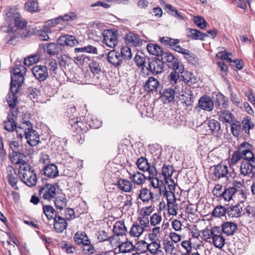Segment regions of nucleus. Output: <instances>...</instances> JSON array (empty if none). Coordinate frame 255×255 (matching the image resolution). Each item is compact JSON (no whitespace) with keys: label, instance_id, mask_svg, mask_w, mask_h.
Segmentation results:
<instances>
[{"label":"nucleus","instance_id":"1","mask_svg":"<svg viewBox=\"0 0 255 255\" xmlns=\"http://www.w3.org/2000/svg\"><path fill=\"white\" fill-rule=\"evenodd\" d=\"M4 12V19L9 28H14L19 30L27 28V22L21 16L18 5L7 6Z\"/></svg>","mask_w":255,"mask_h":255},{"label":"nucleus","instance_id":"2","mask_svg":"<svg viewBox=\"0 0 255 255\" xmlns=\"http://www.w3.org/2000/svg\"><path fill=\"white\" fill-rule=\"evenodd\" d=\"M18 128L23 130L25 138L29 145L35 146L38 144L39 135L33 129L32 125L30 121L22 119L21 124L18 126Z\"/></svg>","mask_w":255,"mask_h":255},{"label":"nucleus","instance_id":"3","mask_svg":"<svg viewBox=\"0 0 255 255\" xmlns=\"http://www.w3.org/2000/svg\"><path fill=\"white\" fill-rule=\"evenodd\" d=\"M18 173L21 180L27 186L32 187L36 185L37 178L34 170L28 164L20 165Z\"/></svg>","mask_w":255,"mask_h":255},{"label":"nucleus","instance_id":"4","mask_svg":"<svg viewBox=\"0 0 255 255\" xmlns=\"http://www.w3.org/2000/svg\"><path fill=\"white\" fill-rule=\"evenodd\" d=\"M13 70L14 73L11 76L10 89L13 93H17L23 84L24 75L26 72V69L21 65H15Z\"/></svg>","mask_w":255,"mask_h":255},{"label":"nucleus","instance_id":"5","mask_svg":"<svg viewBox=\"0 0 255 255\" xmlns=\"http://www.w3.org/2000/svg\"><path fill=\"white\" fill-rule=\"evenodd\" d=\"M21 37H26L28 34L27 28L25 30H19L14 28H9L7 34L5 37V42L10 45H15L18 40V35Z\"/></svg>","mask_w":255,"mask_h":255},{"label":"nucleus","instance_id":"6","mask_svg":"<svg viewBox=\"0 0 255 255\" xmlns=\"http://www.w3.org/2000/svg\"><path fill=\"white\" fill-rule=\"evenodd\" d=\"M103 42L108 47L114 48L118 43V33L117 31L110 29L104 30L102 32Z\"/></svg>","mask_w":255,"mask_h":255},{"label":"nucleus","instance_id":"7","mask_svg":"<svg viewBox=\"0 0 255 255\" xmlns=\"http://www.w3.org/2000/svg\"><path fill=\"white\" fill-rule=\"evenodd\" d=\"M228 166L226 164L220 163L214 166L213 171L212 173V179L214 181H217L223 178L228 179Z\"/></svg>","mask_w":255,"mask_h":255},{"label":"nucleus","instance_id":"8","mask_svg":"<svg viewBox=\"0 0 255 255\" xmlns=\"http://www.w3.org/2000/svg\"><path fill=\"white\" fill-rule=\"evenodd\" d=\"M39 195L45 200L50 201L56 195V188L51 184H46L39 190Z\"/></svg>","mask_w":255,"mask_h":255},{"label":"nucleus","instance_id":"9","mask_svg":"<svg viewBox=\"0 0 255 255\" xmlns=\"http://www.w3.org/2000/svg\"><path fill=\"white\" fill-rule=\"evenodd\" d=\"M198 108L207 112H211L214 109V102L209 96L203 95L198 100L196 108Z\"/></svg>","mask_w":255,"mask_h":255},{"label":"nucleus","instance_id":"10","mask_svg":"<svg viewBox=\"0 0 255 255\" xmlns=\"http://www.w3.org/2000/svg\"><path fill=\"white\" fill-rule=\"evenodd\" d=\"M150 241L151 242L149 243L144 242V243L146 245L147 251L149 252L152 255H164V252L159 241Z\"/></svg>","mask_w":255,"mask_h":255},{"label":"nucleus","instance_id":"11","mask_svg":"<svg viewBox=\"0 0 255 255\" xmlns=\"http://www.w3.org/2000/svg\"><path fill=\"white\" fill-rule=\"evenodd\" d=\"M32 73L39 81H44L48 77L47 67L43 65L35 66L32 69Z\"/></svg>","mask_w":255,"mask_h":255},{"label":"nucleus","instance_id":"12","mask_svg":"<svg viewBox=\"0 0 255 255\" xmlns=\"http://www.w3.org/2000/svg\"><path fill=\"white\" fill-rule=\"evenodd\" d=\"M136 164L140 170L147 171L149 174L155 175L156 168L154 165L149 163L146 158L141 157L137 159Z\"/></svg>","mask_w":255,"mask_h":255},{"label":"nucleus","instance_id":"13","mask_svg":"<svg viewBox=\"0 0 255 255\" xmlns=\"http://www.w3.org/2000/svg\"><path fill=\"white\" fill-rule=\"evenodd\" d=\"M164 63H166L167 66L173 70L179 69V62L178 59L174 57L170 52H164L162 57Z\"/></svg>","mask_w":255,"mask_h":255},{"label":"nucleus","instance_id":"14","mask_svg":"<svg viewBox=\"0 0 255 255\" xmlns=\"http://www.w3.org/2000/svg\"><path fill=\"white\" fill-rule=\"evenodd\" d=\"M7 181L11 187L16 190H18L17 186V183L18 179L16 173L15 169L11 165H8L6 167Z\"/></svg>","mask_w":255,"mask_h":255},{"label":"nucleus","instance_id":"15","mask_svg":"<svg viewBox=\"0 0 255 255\" xmlns=\"http://www.w3.org/2000/svg\"><path fill=\"white\" fill-rule=\"evenodd\" d=\"M107 59L109 63L116 67L121 66L124 62L120 53L115 50H111L108 53Z\"/></svg>","mask_w":255,"mask_h":255},{"label":"nucleus","instance_id":"16","mask_svg":"<svg viewBox=\"0 0 255 255\" xmlns=\"http://www.w3.org/2000/svg\"><path fill=\"white\" fill-rule=\"evenodd\" d=\"M131 182L137 185L142 186L145 183L147 177L141 172L136 171L128 172Z\"/></svg>","mask_w":255,"mask_h":255},{"label":"nucleus","instance_id":"17","mask_svg":"<svg viewBox=\"0 0 255 255\" xmlns=\"http://www.w3.org/2000/svg\"><path fill=\"white\" fill-rule=\"evenodd\" d=\"M84 118L76 117L75 119L72 120L69 123L73 129L77 131V133H83L86 132L88 128L86 125L83 123Z\"/></svg>","mask_w":255,"mask_h":255},{"label":"nucleus","instance_id":"18","mask_svg":"<svg viewBox=\"0 0 255 255\" xmlns=\"http://www.w3.org/2000/svg\"><path fill=\"white\" fill-rule=\"evenodd\" d=\"M164 66L162 60L156 58L149 63L148 69L154 74H158L163 71Z\"/></svg>","mask_w":255,"mask_h":255},{"label":"nucleus","instance_id":"19","mask_svg":"<svg viewBox=\"0 0 255 255\" xmlns=\"http://www.w3.org/2000/svg\"><path fill=\"white\" fill-rule=\"evenodd\" d=\"M53 226L54 230L58 233H61L66 229L67 223L64 218L59 215H55L54 218Z\"/></svg>","mask_w":255,"mask_h":255},{"label":"nucleus","instance_id":"20","mask_svg":"<svg viewBox=\"0 0 255 255\" xmlns=\"http://www.w3.org/2000/svg\"><path fill=\"white\" fill-rule=\"evenodd\" d=\"M60 45H67L73 47L78 44L77 39L72 35H65L59 37L57 40Z\"/></svg>","mask_w":255,"mask_h":255},{"label":"nucleus","instance_id":"21","mask_svg":"<svg viewBox=\"0 0 255 255\" xmlns=\"http://www.w3.org/2000/svg\"><path fill=\"white\" fill-rule=\"evenodd\" d=\"M13 118H6V119L3 122L4 128L9 132H12L15 130H16L17 136H19L20 138H22L23 135L22 133H19L18 130V127L16 124V121L12 119Z\"/></svg>","mask_w":255,"mask_h":255},{"label":"nucleus","instance_id":"22","mask_svg":"<svg viewBox=\"0 0 255 255\" xmlns=\"http://www.w3.org/2000/svg\"><path fill=\"white\" fill-rule=\"evenodd\" d=\"M240 174L243 176H250L255 178L254 168L248 161L242 162L240 167Z\"/></svg>","mask_w":255,"mask_h":255},{"label":"nucleus","instance_id":"23","mask_svg":"<svg viewBox=\"0 0 255 255\" xmlns=\"http://www.w3.org/2000/svg\"><path fill=\"white\" fill-rule=\"evenodd\" d=\"M187 36L192 40H204L206 37L208 36L207 34L203 33L200 31L191 28H187L186 30Z\"/></svg>","mask_w":255,"mask_h":255},{"label":"nucleus","instance_id":"24","mask_svg":"<svg viewBox=\"0 0 255 255\" xmlns=\"http://www.w3.org/2000/svg\"><path fill=\"white\" fill-rule=\"evenodd\" d=\"M160 41L165 45L171 46L173 49L178 52H179V48H182L178 44L180 40L178 39H174L169 37H163L160 38Z\"/></svg>","mask_w":255,"mask_h":255},{"label":"nucleus","instance_id":"25","mask_svg":"<svg viewBox=\"0 0 255 255\" xmlns=\"http://www.w3.org/2000/svg\"><path fill=\"white\" fill-rule=\"evenodd\" d=\"M161 98L165 103L174 101L175 96V90L171 88H167L160 92Z\"/></svg>","mask_w":255,"mask_h":255},{"label":"nucleus","instance_id":"26","mask_svg":"<svg viewBox=\"0 0 255 255\" xmlns=\"http://www.w3.org/2000/svg\"><path fill=\"white\" fill-rule=\"evenodd\" d=\"M219 119L224 123H231L234 119V115L228 110H220L218 111Z\"/></svg>","mask_w":255,"mask_h":255},{"label":"nucleus","instance_id":"27","mask_svg":"<svg viewBox=\"0 0 255 255\" xmlns=\"http://www.w3.org/2000/svg\"><path fill=\"white\" fill-rule=\"evenodd\" d=\"M117 185L119 189L125 192H130L133 188V183L131 181L125 179H119Z\"/></svg>","mask_w":255,"mask_h":255},{"label":"nucleus","instance_id":"28","mask_svg":"<svg viewBox=\"0 0 255 255\" xmlns=\"http://www.w3.org/2000/svg\"><path fill=\"white\" fill-rule=\"evenodd\" d=\"M157 173L156 171V169H155V175L153 174H149L147 179L150 181V185L154 189L158 188L159 192H160V189L161 187L164 188L165 186L163 183L162 180H160L157 178L156 176H157Z\"/></svg>","mask_w":255,"mask_h":255},{"label":"nucleus","instance_id":"29","mask_svg":"<svg viewBox=\"0 0 255 255\" xmlns=\"http://www.w3.org/2000/svg\"><path fill=\"white\" fill-rule=\"evenodd\" d=\"M243 156L247 161H250L255 156L250 150L251 145L248 142H244L240 145Z\"/></svg>","mask_w":255,"mask_h":255},{"label":"nucleus","instance_id":"30","mask_svg":"<svg viewBox=\"0 0 255 255\" xmlns=\"http://www.w3.org/2000/svg\"><path fill=\"white\" fill-rule=\"evenodd\" d=\"M243 128V131L245 133L249 135L250 130L254 129L255 124L252 121V119L249 117L246 116L243 118L241 122Z\"/></svg>","mask_w":255,"mask_h":255},{"label":"nucleus","instance_id":"31","mask_svg":"<svg viewBox=\"0 0 255 255\" xmlns=\"http://www.w3.org/2000/svg\"><path fill=\"white\" fill-rule=\"evenodd\" d=\"M113 232L116 236L115 240H116V238L118 236L126 235L127 229L125 226V222L123 221L117 222L114 226Z\"/></svg>","mask_w":255,"mask_h":255},{"label":"nucleus","instance_id":"32","mask_svg":"<svg viewBox=\"0 0 255 255\" xmlns=\"http://www.w3.org/2000/svg\"><path fill=\"white\" fill-rule=\"evenodd\" d=\"M211 243H212L216 248L220 249L225 245V239L222 235V233L217 230L212 238V240Z\"/></svg>","mask_w":255,"mask_h":255},{"label":"nucleus","instance_id":"33","mask_svg":"<svg viewBox=\"0 0 255 255\" xmlns=\"http://www.w3.org/2000/svg\"><path fill=\"white\" fill-rule=\"evenodd\" d=\"M182 102L186 106H192L194 102V96L193 93L190 88H186L184 94L181 95Z\"/></svg>","mask_w":255,"mask_h":255},{"label":"nucleus","instance_id":"34","mask_svg":"<svg viewBox=\"0 0 255 255\" xmlns=\"http://www.w3.org/2000/svg\"><path fill=\"white\" fill-rule=\"evenodd\" d=\"M44 174L49 178H55L58 175L57 166L54 164L46 165L44 168Z\"/></svg>","mask_w":255,"mask_h":255},{"label":"nucleus","instance_id":"35","mask_svg":"<svg viewBox=\"0 0 255 255\" xmlns=\"http://www.w3.org/2000/svg\"><path fill=\"white\" fill-rule=\"evenodd\" d=\"M228 100L222 94L216 95L215 106L217 110H223V109H227L228 107Z\"/></svg>","mask_w":255,"mask_h":255},{"label":"nucleus","instance_id":"36","mask_svg":"<svg viewBox=\"0 0 255 255\" xmlns=\"http://www.w3.org/2000/svg\"><path fill=\"white\" fill-rule=\"evenodd\" d=\"M159 86V82L158 80L153 77H151L146 82L144 85V89L147 92H153L156 91Z\"/></svg>","mask_w":255,"mask_h":255},{"label":"nucleus","instance_id":"37","mask_svg":"<svg viewBox=\"0 0 255 255\" xmlns=\"http://www.w3.org/2000/svg\"><path fill=\"white\" fill-rule=\"evenodd\" d=\"M138 198L144 203H148L153 199V194L147 188H141Z\"/></svg>","mask_w":255,"mask_h":255},{"label":"nucleus","instance_id":"38","mask_svg":"<svg viewBox=\"0 0 255 255\" xmlns=\"http://www.w3.org/2000/svg\"><path fill=\"white\" fill-rule=\"evenodd\" d=\"M59 45H60L58 43V44L52 42L48 43L44 45L43 49L44 52L48 54L55 55H56L59 51Z\"/></svg>","mask_w":255,"mask_h":255},{"label":"nucleus","instance_id":"39","mask_svg":"<svg viewBox=\"0 0 255 255\" xmlns=\"http://www.w3.org/2000/svg\"><path fill=\"white\" fill-rule=\"evenodd\" d=\"M222 227L223 232L228 236L233 235L237 230L236 224L231 222L224 223Z\"/></svg>","mask_w":255,"mask_h":255},{"label":"nucleus","instance_id":"40","mask_svg":"<svg viewBox=\"0 0 255 255\" xmlns=\"http://www.w3.org/2000/svg\"><path fill=\"white\" fill-rule=\"evenodd\" d=\"M146 48L149 53L156 56H161L162 57L164 53L162 48L159 45L155 44H148Z\"/></svg>","mask_w":255,"mask_h":255},{"label":"nucleus","instance_id":"41","mask_svg":"<svg viewBox=\"0 0 255 255\" xmlns=\"http://www.w3.org/2000/svg\"><path fill=\"white\" fill-rule=\"evenodd\" d=\"M159 194L166 197L167 201V204H173L176 203V201L174 192L172 190H170L169 191H167L166 190V186H165L164 188H163V187H161Z\"/></svg>","mask_w":255,"mask_h":255},{"label":"nucleus","instance_id":"42","mask_svg":"<svg viewBox=\"0 0 255 255\" xmlns=\"http://www.w3.org/2000/svg\"><path fill=\"white\" fill-rule=\"evenodd\" d=\"M77 18V15L74 12H69L68 13L65 14L63 16H60L54 19V24H57L59 23H62L64 21H68L70 20H73L76 19Z\"/></svg>","mask_w":255,"mask_h":255},{"label":"nucleus","instance_id":"43","mask_svg":"<svg viewBox=\"0 0 255 255\" xmlns=\"http://www.w3.org/2000/svg\"><path fill=\"white\" fill-rule=\"evenodd\" d=\"M56 25H44L42 29L37 31V35L40 40L47 41L49 39L48 34L51 33L50 28Z\"/></svg>","mask_w":255,"mask_h":255},{"label":"nucleus","instance_id":"44","mask_svg":"<svg viewBox=\"0 0 255 255\" xmlns=\"http://www.w3.org/2000/svg\"><path fill=\"white\" fill-rule=\"evenodd\" d=\"M126 41L128 45L137 46L141 44V40L138 35L130 33L126 36Z\"/></svg>","mask_w":255,"mask_h":255},{"label":"nucleus","instance_id":"45","mask_svg":"<svg viewBox=\"0 0 255 255\" xmlns=\"http://www.w3.org/2000/svg\"><path fill=\"white\" fill-rule=\"evenodd\" d=\"M242 206L241 204H238L228 209L227 213L230 217L233 218L241 216L242 215Z\"/></svg>","mask_w":255,"mask_h":255},{"label":"nucleus","instance_id":"46","mask_svg":"<svg viewBox=\"0 0 255 255\" xmlns=\"http://www.w3.org/2000/svg\"><path fill=\"white\" fill-rule=\"evenodd\" d=\"M179 49V53L183 54L185 58L186 59L189 63L195 64L197 62V58L194 54L191 53L189 50L184 49L183 47Z\"/></svg>","mask_w":255,"mask_h":255},{"label":"nucleus","instance_id":"47","mask_svg":"<svg viewBox=\"0 0 255 255\" xmlns=\"http://www.w3.org/2000/svg\"><path fill=\"white\" fill-rule=\"evenodd\" d=\"M231 130L235 136L238 137L241 131H243L241 122L237 120H234L231 123Z\"/></svg>","mask_w":255,"mask_h":255},{"label":"nucleus","instance_id":"48","mask_svg":"<svg viewBox=\"0 0 255 255\" xmlns=\"http://www.w3.org/2000/svg\"><path fill=\"white\" fill-rule=\"evenodd\" d=\"M119 251L120 253H127L134 251L135 249L134 246L132 242L130 241H125L118 246Z\"/></svg>","mask_w":255,"mask_h":255},{"label":"nucleus","instance_id":"49","mask_svg":"<svg viewBox=\"0 0 255 255\" xmlns=\"http://www.w3.org/2000/svg\"><path fill=\"white\" fill-rule=\"evenodd\" d=\"M74 241L77 245H83L85 242L89 241L87 234L84 232H77L74 237Z\"/></svg>","mask_w":255,"mask_h":255},{"label":"nucleus","instance_id":"50","mask_svg":"<svg viewBox=\"0 0 255 255\" xmlns=\"http://www.w3.org/2000/svg\"><path fill=\"white\" fill-rule=\"evenodd\" d=\"M236 192L237 188L236 187H229L225 189L222 193L221 198H223L226 201H229L232 199Z\"/></svg>","mask_w":255,"mask_h":255},{"label":"nucleus","instance_id":"51","mask_svg":"<svg viewBox=\"0 0 255 255\" xmlns=\"http://www.w3.org/2000/svg\"><path fill=\"white\" fill-rule=\"evenodd\" d=\"M24 8L29 12H36L39 10L38 3L36 0H28L25 3Z\"/></svg>","mask_w":255,"mask_h":255},{"label":"nucleus","instance_id":"52","mask_svg":"<svg viewBox=\"0 0 255 255\" xmlns=\"http://www.w3.org/2000/svg\"><path fill=\"white\" fill-rule=\"evenodd\" d=\"M74 51L75 53L86 52L91 54H98L97 48L96 47L92 46L91 45H88L82 47L75 48L74 49Z\"/></svg>","mask_w":255,"mask_h":255},{"label":"nucleus","instance_id":"53","mask_svg":"<svg viewBox=\"0 0 255 255\" xmlns=\"http://www.w3.org/2000/svg\"><path fill=\"white\" fill-rule=\"evenodd\" d=\"M143 231L141 227L134 223L129 231V235L132 237L138 238L142 234Z\"/></svg>","mask_w":255,"mask_h":255},{"label":"nucleus","instance_id":"54","mask_svg":"<svg viewBox=\"0 0 255 255\" xmlns=\"http://www.w3.org/2000/svg\"><path fill=\"white\" fill-rule=\"evenodd\" d=\"M16 94L17 93H13L10 90L6 97L7 103L10 108L16 107L18 103Z\"/></svg>","mask_w":255,"mask_h":255},{"label":"nucleus","instance_id":"55","mask_svg":"<svg viewBox=\"0 0 255 255\" xmlns=\"http://www.w3.org/2000/svg\"><path fill=\"white\" fill-rule=\"evenodd\" d=\"M42 209L43 213L48 220L54 219L55 215H57L55 209L50 205H43Z\"/></svg>","mask_w":255,"mask_h":255},{"label":"nucleus","instance_id":"56","mask_svg":"<svg viewBox=\"0 0 255 255\" xmlns=\"http://www.w3.org/2000/svg\"><path fill=\"white\" fill-rule=\"evenodd\" d=\"M244 158L240 147L239 146V149L237 151H235L232 155L231 158L230 159V165L233 166L234 165H236L240 160Z\"/></svg>","mask_w":255,"mask_h":255},{"label":"nucleus","instance_id":"57","mask_svg":"<svg viewBox=\"0 0 255 255\" xmlns=\"http://www.w3.org/2000/svg\"><path fill=\"white\" fill-rule=\"evenodd\" d=\"M163 248L166 254H171L175 249L173 241L165 239L163 241Z\"/></svg>","mask_w":255,"mask_h":255},{"label":"nucleus","instance_id":"58","mask_svg":"<svg viewBox=\"0 0 255 255\" xmlns=\"http://www.w3.org/2000/svg\"><path fill=\"white\" fill-rule=\"evenodd\" d=\"M71 58L67 54H64L58 58L60 66L63 68H66L71 64Z\"/></svg>","mask_w":255,"mask_h":255},{"label":"nucleus","instance_id":"59","mask_svg":"<svg viewBox=\"0 0 255 255\" xmlns=\"http://www.w3.org/2000/svg\"><path fill=\"white\" fill-rule=\"evenodd\" d=\"M120 53L123 61L126 60H130L132 57L130 48L127 46H123Z\"/></svg>","mask_w":255,"mask_h":255},{"label":"nucleus","instance_id":"60","mask_svg":"<svg viewBox=\"0 0 255 255\" xmlns=\"http://www.w3.org/2000/svg\"><path fill=\"white\" fill-rule=\"evenodd\" d=\"M145 60L146 58L142 53L137 54L134 58V61L136 65L138 67L141 68L142 69H143L145 67Z\"/></svg>","mask_w":255,"mask_h":255},{"label":"nucleus","instance_id":"61","mask_svg":"<svg viewBox=\"0 0 255 255\" xmlns=\"http://www.w3.org/2000/svg\"><path fill=\"white\" fill-rule=\"evenodd\" d=\"M183 80L189 86L193 85L197 82L196 77L191 73L188 72L185 76H182Z\"/></svg>","mask_w":255,"mask_h":255},{"label":"nucleus","instance_id":"62","mask_svg":"<svg viewBox=\"0 0 255 255\" xmlns=\"http://www.w3.org/2000/svg\"><path fill=\"white\" fill-rule=\"evenodd\" d=\"M208 127L212 132H217L221 129L220 124L214 119L209 120L208 122Z\"/></svg>","mask_w":255,"mask_h":255},{"label":"nucleus","instance_id":"63","mask_svg":"<svg viewBox=\"0 0 255 255\" xmlns=\"http://www.w3.org/2000/svg\"><path fill=\"white\" fill-rule=\"evenodd\" d=\"M227 212L225 207L222 206H218L213 210L212 215L215 217L221 218L225 215Z\"/></svg>","mask_w":255,"mask_h":255},{"label":"nucleus","instance_id":"64","mask_svg":"<svg viewBox=\"0 0 255 255\" xmlns=\"http://www.w3.org/2000/svg\"><path fill=\"white\" fill-rule=\"evenodd\" d=\"M162 219V216L160 213H155L150 216L149 220L151 226H156L161 223Z\"/></svg>","mask_w":255,"mask_h":255}]
</instances>
